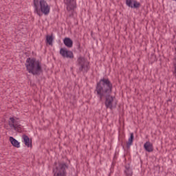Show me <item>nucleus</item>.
<instances>
[{
	"instance_id": "nucleus-9",
	"label": "nucleus",
	"mask_w": 176,
	"mask_h": 176,
	"mask_svg": "<svg viewBox=\"0 0 176 176\" xmlns=\"http://www.w3.org/2000/svg\"><path fill=\"white\" fill-rule=\"evenodd\" d=\"M125 3L131 9H140L141 8V3L137 0H126Z\"/></svg>"
},
{
	"instance_id": "nucleus-15",
	"label": "nucleus",
	"mask_w": 176,
	"mask_h": 176,
	"mask_svg": "<svg viewBox=\"0 0 176 176\" xmlns=\"http://www.w3.org/2000/svg\"><path fill=\"white\" fill-rule=\"evenodd\" d=\"M46 42L48 45L52 46L53 45V36H47Z\"/></svg>"
},
{
	"instance_id": "nucleus-4",
	"label": "nucleus",
	"mask_w": 176,
	"mask_h": 176,
	"mask_svg": "<svg viewBox=\"0 0 176 176\" xmlns=\"http://www.w3.org/2000/svg\"><path fill=\"white\" fill-rule=\"evenodd\" d=\"M55 166L53 167V174L54 176H67V170L68 168V165L67 163L57 162L54 163Z\"/></svg>"
},
{
	"instance_id": "nucleus-16",
	"label": "nucleus",
	"mask_w": 176,
	"mask_h": 176,
	"mask_svg": "<svg viewBox=\"0 0 176 176\" xmlns=\"http://www.w3.org/2000/svg\"><path fill=\"white\" fill-rule=\"evenodd\" d=\"M124 173L126 174L128 176H131L133 175V170L131 169L130 167L126 166V170Z\"/></svg>"
},
{
	"instance_id": "nucleus-8",
	"label": "nucleus",
	"mask_w": 176,
	"mask_h": 176,
	"mask_svg": "<svg viewBox=\"0 0 176 176\" xmlns=\"http://www.w3.org/2000/svg\"><path fill=\"white\" fill-rule=\"evenodd\" d=\"M8 124L11 129H14L16 131L21 132V125L17 123V121L14 120V118L10 117V121L8 122Z\"/></svg>"
},
{
	"instance_id": "nucleus-18",
	"label": "nucleus",
	"mask_w": 176,
	"mask_h": 176,
	"mask_svg": "<svg viewBox=\"0 0 176 176\" xmlns=\"http://www.w3.org/2000/svg\"><path fill=\"white\" fill-rule=\"evenodd\" d=\"M174 74H175V76H176V63H175V65Z\"/></svg>"
},
{
	"instance_id": "nucleus-12",
	"label": "nucleus",
	"mask_w": 176,
	"mask_h": 176,
	"mask_svg": "<svg viewBox=\"0 0 176 176\" xmlns=\"http://www.w3.org/2000/svg\"><path fill=\"white\" fill-rule=\"evenodd\" d=\"M144 148L146 152H153V144L151 142H146L144 144Z\"/></svg>"
},
{
	"instance_id": "nucleus-7",
	"label": "nucleus",
	"mask_w": 176,
	"mask_h": 176,
	"mask_svg": "<svg viewBox=\"0 0 176 176\" xmlns=\"http://www.w3.org/2000/svg\"><path fill=\"white\" fill-rule=\"evenodd\" d=\"M59 53L63 58H69L70 60H72L74 57V52H72L71 50H67L65 47L60 48Z\"/></svg>"
},
{
	"instance_id": "nucleus-2",
	"label": "nucleus",
	"mask_w": 176,
	"mask_h": 176,
	"mask_svg": "<svg viewBox=\"0 0 176 176\" xmlns=\"http://www.w3.org/2000/svg\"><path fill=\"white\" fill-rule=\"evenodd\" d=\"M25 65L27 71L32 75L39 76L42 74V65L39 60L35 58H28Z\"/></svg>"
},
{
	"instance_id": "nucleus-14",
	"label": "nucleus",
	"mask_w": 176,
	"mask_h": 176,
	"mask_svg": "<svg viewBox=\"0 0 176 176\" xmlns=\"http://www.w3.org/2000/svg\"><path fill=\"white\" fill-rule=\"evenodd\" d=\"M134 141V133H130V137L129 138L128 142H126V148L127 149H130V146L133 145V142Z\"/></svg>"
},
{
	"instance_id": "nucleus-6",
	"label": "nucleus",
	"mask_w": 176,
	"mask_h": 176,
	"mask_svg": "<svg viewBox=\"0 0 176 176\" xmlns=\"http://www.w3.org/2000/svg\"><path fill=\"white\" fill-rule=\"evenodd\" d=\"M64 3L66 5L69 17H74L76 9V0H64Z\"/></svg>"
},
{
	"instance_id": "nucleus-19",
	"label": "nucleus",
	"mask_w": 176,
	"mask_h": 176,
	"mask_svg": "<svg viewBox=\"0 0 176 176\" xmlns=\"http://www.w3.org/2000/svg\"><path fill=\"white\" fill-rule=\"evenodd\" d=\"M173 1H176V0H173Z\"/></svg>"
},
{
	"instance_id": "nucleus-11",
	"label": "nucleus",
	"mask_w": 176,
	"mask_h": 176,
	"mask_svg": "<svg viewBox=\"0 0 176 176\" xmlns=\"http://www.w3.org/2000/svg\"><path fill=\"white\" fill-rule=\"evenodd\" d=\"M63 43L66 47L71 48L74 46V41L69 37H65L63 39Z\"/></svg>"
},
{
	"instance_id": "nucleus-3",
	"label": "nucleus",
	"mask_w": 176,
	"mask_h": 176,
	"mask_svg": "<svg viewBox=\"0 0 176 176\" xmlns=\"http://www.w3.org/2000/svg\"><path fill=\"white\" fill-rule=\"evenodd\" d=\"M34 12L37 13L38 16H41V13H43L45 16H47L50 13V6L47 4L45 0H38L37 4L35 6L33 3Z\"/></svg>"
},
{
	"instance_id": "nucleus-17",
	"label": "nucleus",
	"mask_w": 176,
	"mask_h": 176,
	"mask_svg": "<svg viewBox=\"0 0 176 176\" xmlns=\"http://www.w3.org/2000/svg\"><path fill=\"white\" fill-rule=\"evenodd\" d=\"M76 46H77V50L80 52V43L77 42Z\"/></svg>"
},
{
	"instance_id": "nucleus-13",
	"label": "nucleus",
	"mask_w": 176,
	"mask_h": 176,
	"mask_svg": "<svg viewBox=\"0 0 176 176\" xmlns=\"http://www.w3.org/2000/svg\"><path fill=\"white\" fill-rule=\"evenodd\" d=\"M10 142L14 148H20V143L13 137H10Z\"/></svg>"
},
{
	"instance_id": "nucleus-10",
	"label": "nucleus",
	"mask_w": 176,
	"mask_h": 176,
	"mask_svg": "<svg viewBox=\"0 0 176 176\" xmlns=\"http://www.w3.org/2000/svg\"><path fill=\"white\" fill-rule=\"evenodd\" d=\"M22 138L23 140V142L28 148H30V146H32V141H30V138L28 135L24 134L22 135Z\"/></svg>"
},
{
	"instance_id": "nucleus-5",
	"label": "nucleus",
	"mask_w": 176,
	"mask_h": 176,
	"mask_svg": "<svg viewBox=\"0 0 176 176\" xmlns=\"http://www.w3.org/2000/svg\"><path fill=\"white\" fill-rule=\"evenodd\" d=\"M76 65L78 67V72H83V74H87L90 69V65L89 61L83 56H79L77 58Z\"/></svg>"
},
{
	"instance_id": "nucleus-1",
	"label": "nucleus",
	"mask_w": 176,
	"mask_h": 176,
	"mask_svg": "<svg viewBox=\"0 0 176 176\" xmlns=\"http://www.w3.org/2000/svg\"><path fill=\"white\" fill-rule=\"evenodd\" d=\"M113 89V85L109 78L103 77L96 83L94 90V94H96L100 102H102L104 98V105L107 109H111V111L113 108H116V104L113 106V98L115 97L111 96Z\"/></svg>"
}]
</instances>
